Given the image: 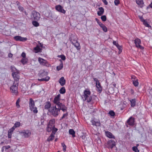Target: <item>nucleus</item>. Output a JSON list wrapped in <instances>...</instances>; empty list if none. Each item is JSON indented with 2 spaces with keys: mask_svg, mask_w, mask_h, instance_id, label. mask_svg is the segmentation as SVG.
Returning <instances> with one entry per match:
<instances>
[{
  "mask_svg": "<svg viewBox=\"0 0 152 152\" xmlns=\"http://www.w3.org/2000/svg\"><path fill=\"white\" fill-rule=\"evenodd\" d=\"M90 91L87 89L84 90L82 98L84 101H86L88 102H90L92 99V97L91 96Z\"/></svg>",
  "mask_w": 152,
  "mask_h": 152,
  "instance_id": "1",
  "label": "nucleus"
},
{
  "mask_svg": "<svg viewBox=\"0 0 152 152\" xmlns=\"http://www.w3.org/2000/svg\"><path fill=\"white\" fill-rule=\"evenodd\" d=\"M49 111L51 114L54 117L57 116L59 113V109L57 108L56 105H53L50 107Z\"/></svg>",
  "mask_w": 152,
  "mask_h": 152,
  "instance_id": "2",
  "label": "nucleus"
},
{
  "mask_svg": "<svg viewBox=\"0 0 152 152\" xmlns=\"http://www.w3.org/2000/svg\"><path fill=\"white\" fill-rule=\"evenodd\" d=\"M18 83L17 81L14 82L13 85L10 86V89L11 92L14 94H17L18 93Z\"/></svg>",
  "mask_w": 152,
  "mask_h": 152,
  "instance_id": "3",
  "label": "nucleus"
},
{
  "mask_svg": "<svg viewBox=\"0 0 152 152\" xmlns=\"http://www.w3.org/2000/svg\"><path fill=\"white\" fill-rule=\"evenodd\" d=\"M31 18L34 20H38L40 18V14L36 11H33L31 14Z\"/></svg>",
  "mask_w": 152,
  "mask_h": 152,
  "instance_id": "4",
  "label": "nucleus"
},
{
  "mask_svg": "<svg viewBox=\"0 0 152 152\" xmlns=\"http://www.w3.org/2000/svg\"><path fill=\"white\" fill-rule=\"evenodd\" d=\"M55 122V120L53 119L50 120L48 125L47 131L48 132H50L52 131L53 128L54 127V124Z\"/></svg>",
  "mask_w": 152,
  "mask_h": 152,
  "instance_id": "5",
  "label": "nucleus"
},
{
  "mask_svg": "<svg viewBox=\"0 0 152 152\" xmlns=\"http://www.w3.org/2000/svg\"><path fill=\"white\" fill-rule=\"evenodd\" d=\"M20 133L25 138L29 137L31 134V131L28 130H24L20 132Z\"/></svg>",
  "mask_w": 152,
  "mask_h": 152,
  "instance_id": "6",
  "label": "nucleus"
},
{
  "mask_svg": "<svg viewBox=\"0 0 152 152\" xmlns=\"http://www.w3.org/2000/svg\"><path fill=\"white\" fill-rule=\"evenodd\" d=\"M38 61L40 64L43 66H45L47 67L50 66V64L48 63V62L46 60L39 57L38 58Z\"/></svg>",
  "mask_w": 152,
  "mask_h": 152,
  "instance_id": "7",
  "label": "nucleus"
},
{
  "mask_svg": "<svg viewBox=\"0 0 152 152\" xmlns=\"http://www.w3.org/2000/svg\"><path fill=\"white\" fill-rule=\"evenodd\" d=\"M60 94H58L55 97L53 101L54 103L56 104L58 106H60L61 104L59 102L60 100Z\"/></svg>",
  "mask_w": 152,
  "mask_h": 152,
  "instance_id": "8",
  "label": "nucleus"
},
{
  "mask_svg": "<svg viewBox=\"0 0 152 152\" xmlns=\"http://www.w3.org/2000/svg\"><path fill=\"white\" fill-rule=\"evenodd\" d=\"M55 9L58 12L62 13L64 14L66 13V11L63 9V7L61 5H58L55 6Z\"/></svg>",
  "mask_w": 152,
  "mask_h": 152,
  "instance_id": "9",
  "label": "nucleus"
},
{
  "mask_svg": "<svg viewBox=\"0 0 152 152\" xmlns=\"http://www.w3.org/2000/svg\"><path fill=\"white\" fill-rule=\"evenodd\" d=\"M107 147L109 148H112L115 145V142L112 140H110L107 142Z\"/></svg>",
  "mask_w": 152,
  "mask_h": 152,
  "instance_id": "10",
  "label": "nucleus"
},
{
  "mask_svg": "<svg viewBox=\"0 0 152 152\" xmlns=\"http://www.w3.org/2000/svg\"><path fill=\"white\" fill-rule=\"evenodd\" d=\"M48 72L44 70H41L38 74V76L39 77H43L47 75Z\"/></svg>",
  "mask_w": 152,
  "mask_h": 152,
  "instance_id": "11",
  "label": "nucleus"
},
{
  "mask_svg": "<svg viewBox=\"0 0 152 152\" xmlns=\"http://www.w3.org/2000/svg\"><path fill=\"white\" fill-rule=\"evenodd\" d=\"M12 75L15 80L17 81L19 79V71L18 70L15 72H13Z\"/></svg>",
  "mask_w": 152,
  "mask_h": 152,
  "instance_id": "12",
  "label": "nucleus"
},
{
  "mask_svg": "<svg viewBox=\"0 0 152 152\" xmlns=\"http://www.w3.org/2000/svg\"><path fill=\"white\" fill-rule=\"evenodd\" d=\"M134 43L137 47L141 49H142L143 48V47L140 45V44L141 43V42L140 39L138 38L134 40Z\"/></svg>",
  "mask_w": 152,
  "mask_h": 152,
  "instance_id": "13",
  "label": "nucleus"
},
{
  "mask_svg": "<svg viewBox=\"0 0 152 152\" xmlns=\"http://www.w3.org/2000/svg\"><path fill=\"white\" fill-rule=\"evenodd\" d=\"M73 39V38H72L70 40L72 43L75 47L77 50H80V46L79 43L77 41H76V42H75V41H74L75 42H74Z\"/></svg>",
  "mask_w": 152,
  "mask_h": 152,
  "instance_id": "14",
  "label": "nucleus"
},
{
  "mask_svg": "<svg viewBox=\"0 0 152 152\" xmlns=\"http://www.w3.org/2000/svg\"><path fill=\"white\" fill-rule=\"evenodd\" d=\"M14 39L16 41L25 42L27 40V38L22 37L19 36H16L14 37Z\"/></svg>",
  "mask_w": 152,
  "mask_h": 152,
  "instance_id": "15",
  "label": "nucleus"
},
{
  "mask_svg": "<svg viewBox=\"0 0 152 152\" xmlns=\"http://www.w3.org/2000/svg\"><path fill=\"white\" fill-rule=\"evenodd\" d=\"M128 124L130 126H133L134 124V118L132 117H131L127 121Z\"/></svg>",
  "mask_w": 152,
  "mask_h": 152,
  "instance_id": "16",
  "label": "nucleus"
},
{
  "mask_svg": "<svg viewBox=\"0 0 152 152\" xmlns=\"http://www.w3.org/2000/svg\"><path fill=\"white\" fill-rule=\"evenodd\" d=\"M58 106L59 107L58 108L59 109V112H60V110H62L64 112H65L66 111L67 108L65 105L61 103V105L60 106Z\"/></svg>",
  "mask_w": 152,
  "mask_h": 152,
  "instance_id": "17",
  "label": "nucleus"
},
{
  "mask_svg": "<svg viewBox=\"0 0 152 152\" xmlns=\"http://www.w3.org/2000/svg\"><path fill=\"white\" fill-rule=\"evenodd\" d=\"M99 10L97 12V14L99 16H101L103 15L104 12V10L102 7H100L98 8Z\"/></svg>",
  "mask_w": 152,
  "mask_h": 152,
  "instance_id": "18",
  "label": "nucleus"
},
{
  "mask_svg": "<svg viewBox=\"0 0 152 152\" xmlns=\"http://www.w3.org/2000/svg\"><path fill=\"white\" fill-rule=\"evenodd\" d=\"M59 82L61 86H63L65 84L66 80L64 77H62L60 79Z\"/></svg>",
  "mask_w": 152,
  "mask_h": 152,
  "instance_id": "19",
  "label": "nucleus"
},
{
  "mask_svg": "<svg viewBox=\"0 0 152 152\" xmlns=\"http://www.w3.org/2000/svg\"><path fill=\"white\" fill-rule=\"evenodd\" d=\"M14 130V129L12 128L8 130V136L9 138H11L12 134Z\"/></svg>",
  "mask_w": 152,
  "mask_h": 152,
  "instance_id": "20",
  "label": "nucleus"
},
{
  "mask_svg": "<svg viewBox=\"0 0 152 152\" xmlns=\"http://www.w3.org/2000/svg\"><path fill=\"white\" fill-rule=\"evenodd\" d=\"M106 136L110 138H114L115 137L110 132L108 131L105 132Z\"/></svg>",
  "mask_w": 152,
  "mask_h": 152,
  "instance_id": "21",
  "label": "nucleus"
},
{
  "mask_svg": "<svg viewBox=\"0 0 152 152\" xmlns=\"http://www.w3.org/2000/svg\"><path fill=\"white\" fill-rule=\"evenodd\" d=\"M29 106L30 108H32L33 107L35 106L34 102L31 98L29 99Z\"/></svg>",
  "mask_w": 152,
  "mask_h": 152,
  "instance_id": "22",
  "label": "nucleus"
},
{
  "mask_svg": "<svg viewBox=\"0 0 152 152\" xmlns=\"http://www.w3.org/2000/svg\"><path fill=\"white\" fill-rule=\"evenodd\" d=\"M136 1L137 4L140 7L143 6L144 2L142 0H136Z\"/></svg>",
  "mask_w": 152,
  "mask_h": 152,
  "instance_id": "23",
  "label": "nucleus"
},
{
  "mask_svg": "<svg viewBox=\"0 0 152 152\" xmlns=\"http://www.w3.org/2000/svg\"><path fill=\"white\" fill-rule=\"evenodd\" d=\"M91 122L93 125L98 126H99L101 124L99 121H95L94 120H92Z\"/></svg>",
  "mask_w": 152,
  "mask_h": 152,
  "instance_id": "24",
  "label": "nucleus"
},
{
  "mask_svg": "<svg viewBox=\"0 0 152 152\" xmlns=\"http://www.w3.org/2000/svg\"><path fill=\"white\" fill-rule=\"evenodd\" d=\"M130 101L131 102V105L132 107H134L136 105V99H132L130 100Z\"/></svg>",
  "mask_w": 152,
  "mask_h": 152,
  "instance_id": "25",
  "label": "nucleus"
},
{
  "mask_svg": "<svg viewBox=\"0 0 152 152\" xmlns=\"http://www.w3.org/2000/svg\"><path fill=\"white\" fill-rule=\"evenodd\" d=\"M96 86L97 91L99 92H100L102 90V88L99 82L98 83H97L96 84Z\"/></svg>",
  "mask_w": 152,
  "mask_h": 152,
  "instance_id": "26",
  "label": "nucleus"
},
{
  "mask_svg": "<svg viewBox=\"0 0 152 152\" xmlns=\"http://www.w3.org/2000/svg\"><path fill=\"white\" fill-rule=\"evenodd\" d=\"M59 61H61V64L57 66L56 67V69L58 71L62 69L63 67V64L62 61L61 59H60Z\"/></svg>",
  "mask_w": 152,
  "mask_h": 152,
  "instance_id": "27",
  "label": "nucleus"
},
{
  "mask_svg": "<svg viewBox=\"0 0 152 152\" xmlns=\"http://www.w3.org/2000/svg\"><path fill=\"white\" fill-rule=\"evenodd\" d=\"M50 79V77L48 76H46L45 78H42L41 79H38V80L39 81H48Z\"/></svg>",
  "mask_w": 152,
  "mask_h": 152,
  "instance_id": "28",
  "label": "nucleus"
},
{
  "mask_svg": "<svg viewBox=\"0 0 152 152\" xmlns=\"http://www.w3.org/2000/svg\"><path fill=\"white\" fill-rule=\"evenodd\" d=\"M34 50L35 51V53L40 52L42 50L41 49L38 45H37V46L34 48Z\"/></svg>",
  "mask_w": 152,
  "mask_h": 152,
  "instance_id": "29",
  "label": "nucleus"
},
{
  "mask_svg": "<svg viewBox=\"0 0 152 152\" xmlns=\"http://www.w3.org/2000/svg\"><path fill=\"white\" fill-rule=\"evenodd\" d=\"M30 109L34 113H37L38 112L37 108L35 107V106L33 107L32 108H30Z\"/></svg>",
  "mask_w": 152,
  "mask_h": 152,
  "instance_id": "30",
  "label": "nucleus"
},
{
  "mask_svg": "<svg viewBox=\"0 0 152 152\" xmlns=\"http://www.w3.org/2000/svg\"><path fill=\"white\" fill-rule=\"evenodd\" d=\"M20 125V123L19 122H16L15 123L14 126L12 128H14L15 130V129L17 127H19Z\"/></svg>",
  "mask_w": 152,
  "mask_h": 152,
  "instance_id": "31",
  "label": "nucleus"
},
{
  "mask_svg": "<svg viewBox=\"0 0 152 152\" xmlns=\"http://www.w3.org/2000/svg\"><path fill=\"white\" fill-rule=\"evenodd\" d=\"M69 134L72 135V136L73 137H75V132L74 131L73 129H70L69 130Z\"/></svg>",
  "mask_w": 152,
  "mask_h": 152,
  "instance_id": "32",
  "label": "nucleus"
},
{
  "mask_svg": "<svg viewBox=\"0 0 152 152\" xmlns=\"http://www.w3.org/2000/svg\"><path fill=\"white\" fill-rule=\"evenodd\" d=\"M28 61V60L27 58H22L21 59V61L22 63L24 65V64H26L27 63Z\"/></svg>",
  "mask_w": 152,
  "mask_h": 152,
  "instance_id": "33",
  "label": "nucleus"
},
{
  "mask_svg": "<svg viewBox=\"0 0 152 152\" xmlns=\"http://www.w3.org/2000/svg\"><path fill=\"white\" fill-rule=\"evenodd\" d=\"M54 138V136L53 134H51L50 137L47 140L48 141H50L52 140Z\"/></svg>",
  "mask_w": 152,
  "mask_h": 152,
  "instance_id": "34",
  "label": "nucleus"
},
{
  "mask_svg": "<svg viewBox=\"0 0 152 152\" xmlns=\"http://www.w3.org/2000/svg\"><path fill=\"white\" fill-rule=\"evenodd\" d=\"M60 93L61 94H64L65 93L66 90L64 87L61 88L59 90Z\"/></svg>",
  "mask_w": 152,
  "mask_h": 152,
  "instance_id": "35",
  "label": "nucleus"
},
{
  "mask_svg": "<svg viewBox=\"0 0 152 152\" xmlns=\"http://www.w3.org/2000/svg\"><path fill=\"white\" fill-rule=\"evenodd\" d=\"M32 23L35 27H38L39 26V23L37 21H33Z\"/></svg>",
  "mask_w": 152,
  "mask_h": 152,
  "instance_id": "36",
  "label": "nucleus"
},
{
  "mask_svg": "<svg viewBox=\"0 0 152 152\" xmlns=\"http://www.w3.org/2000/svg\"><path fill=\"white\" fill-rule=\"evenodd\" d=\"M51 107V105L49 103H47L45 106V108L46 109H49Z\"/></svg>",
  "mask_w": 152,
  "mask_h": 152,
  "instance_id": "37",
  "label": "nucleus"
},
{
  "mask_svg": "<svg viewBox=\"0 0 152 152\" xmlns=\"http://www.w3.org/2000/svg\"><path fill=\"white\" fill-rule=\"evenodd\" d=\"M101 27L102 28V30L104 32H107V28L104 24L101 26Z\"/></svg>",
  "mask_w": 152,
  "mask_h": 152,
  "instance_id": "38",
  "label": "nucleus"
},
{
  "mask_svg": "<svg viewBox=\"0 0 152 152\" xmlns=\"http://www.w3.org/2000/svg\"><path fill=\"white\" fill-rule=\"evenodd\" d=\"M133 84L135 86H137L139 84V83L137 80H133Z\"/></svg>",
  "mask_w": 152,
  "mask_h": 152,
  "instance_id": "39",
  "label": "nucleus"
},
{
  "mask_svg": "<svg viewBox=\"0 0 152 152\" xmlns=\"http://www.w3.org/2000/svg\"><path fill=\"white\" fill-rule=\"evenodd\" d=\"M143 23V24L146 27H151V26L148 24L147 21L145 20L143 22H142Z\"/></svg>",
  "mask_w": 152,
  "mask_h": 152,
  "instance_id": "40",
  "label": "nucleus"
},
{
  "mask_svg": "<svg viewBox=\"0 0 152 152\" xmlns=\"http://www.w3.org/2000/svg\"><path fill=\"white\" fill-rule=\"evenodd\" d=\"M58 57L59 58H61L63 60H65L66 59V57L64 55H58Z\"/></svg>",
  "mask_w": 152,
  "mask_h": 152,
  "instance_id": "41",
  "label": "nucleus"
},
{
  "mask_svg": "<svg viewBox=\"0 0 152 152\" xmlns=\"http://www.w3.org/2000/svg\"><path fill=\"white\" fill-rule=\"evenodd\" d=\"M132 150L135 152H139V150H138L137 147H133L132 148Z\"/></svg>",
  "mask_w": 152,
  "mask_h": 152,
  "instance_id": "42",
  "label": "nucleus"
},
{
  "mask_svg": "<svg viewBox=\"0 0 152 152\" xmlns=\"http://www.w3.org/2000/svg\"><path fill=\"white\" fill-rule=\"evenodd\" d=\"M11 69L12 70V71L13 72H15L17 71H18L16 69L15 67L14 66H12L11 67Z\"/></svg>",
  "mask_w": 152,
  "mask_h": 152,
  "instance_id": "43",
  "label": "nucleus"
},
{
  "mask_svg": "<svg viewBox=\"0 0 152 152\" xmlns=\"http://www.w3.org/2000/svg\"><path fill=\"white\" fill-rule=\"evenodd\" d=\"M109 114L111 116H113L115 115V113L114 112L110 110L109 112Z\"/></svg>",
  "mask_w": 152,
  "mask_h": 152,
  "instance_id": "44",
  "label": "nucleus"
},
{
  "mask_svg": "<svg viewBox=\"0 0 152 152\" xmlns=\"http://www.w3.org/2000/svg\"><path fill=\"white\" fill-rule=\"evenodd\" d=\"M20 102V100H19V99H18L16 102V106L18 107V108H19L20 107V105L19 104V103Z\"/></svg>",
  "mask_w": 152,
  "mask_h": 152,
  "instance_id": "45",
  "label": "nucleus"
},
{
  "mask_svg": "<svg viewBox=\"0 0 152 152\" xmlns=\"http://www.w3.org/2000/svg\"><path fill=\"white\" fill-rule=\"evenodd\" d=\"M101 18L102 20L104 21H105L106 20V17L105 15L102 16Z\"/></svg>",
  "mask_w": 152,
  "mask_h": 152,
  "instance_id": "46",
  "label": "nucleus"
},
{
  "mask_svg": "<svg viewBox=\"0 0 152 152\" xmlns=\"http://www.w3.org/2000/svg\"><path fill=\"white\" fill-rule=\"evenodd\" d=\"M72 38H73V40L74 41V42H75L74 41H75V42H76V41H77V37L76 36H73L71 37V39Z\"/></svg>",
  "mask_w": 152,
  "mask_h": 152,
  "instance_id": "47",
  "label": "nucleus"
},
{
  "mask_svg": "<svg viewBox=\"0 0 152 152\" xmlns=\"http://www.w3.org/2000/svg\"><path fill=\"white\" fill-rule=\"evenodd\" d=\"M114 2L115 5H117L119 4V0H115Z\"/></svg>",
  "mask_w": 152,
  "mask_h": 152,
  "instance_id": "48",
  "label": "nucleus"
},
{
  "mask_svg": "<svg viewBox=\"0 0 152 152\" xmlns=\"http://www.w3.org/2000/svg\"><path fill=\"white\" fill-rule=\"evenodd\" d=\"M118 45L116 46L117 48L119 50V52L121 51L122 50V47L121 46H120L118 44Z\"/></svg>",
  "mask_w": 152,
  "mask_h": 152,
  "instance_id": "49",
  "label": "nucleus"
},
{
  "mask_svg": "<svg viewBox=\"0 0 152 152\" xmlns=\"http://www.w3.org/2000/svg\"><path fill=\"white\" fill-rule=\"evenodd\" d=\"M52 130L53 132H54L55 134V132L57 131L58 130V129L57 128H55L54 127L53 128Z\"/></svg>",
  "mask_w": 152,
  "mask_h": 152,
  "instance_id": "50",
  "label": "nucleus"
},
{
  "mask_svg": "<svg viewBox=\"0 0 152 152\" xmlns=\"http://www.w3.org/2000/svg\"><path fill=\"white\" fill-rule=\"evenodd\" d=\"M68 115V113L67 112H66V113L64 114L62 116V117H61V119H63L64 118H65Z\"/></svg>",
  "mask_w": 152,
  "mask_h": 152,
  "instance_id": "51",
  "label": "nucleus"
},
{
  "mask_svg": "<svg viewBox=\"0 0 152 152\" xmlns=\"http://www.w3.org/2000/svg\"><path fill=\"white\" fill-rule=\"evenodd\" d=\"M18 9L19 10H20L21 11H23L24 10L23 8L22 7L20 6H19L18 7Z\"/></svg>",
  "mask_w": 152,
  "mask_h": 152,
  "instance_id": "52",
  "label": "nucleus"
},
{
  "mask_svg": "<svg viewBox=\"0 0 152 152\" xmlns=\"http://www.w3.org/2000/svg\"><path fill=\"white\" fill-rule=\"evenodd\" d=\"M26 53L24 52H23L21 54V56L23 58H26Z\"/></svg>",
  "mask_w": 152,
  "mask_h": 152,
  "instance_id": "53",
  "label": "nucleus"
},
{
  "mask_svg": "<svg viewBox=\"0 0 152 152\" xmlns=\"http://www.w3.org/2000/svg\"><path fill=\"white\" fill-rule=\"evenodd\" d=\"M94 80L96 82V84L97 83H98L99 82V80H98L96 78H94Z\"/></svg>",
  "mask_w": 152,
  "mask_h": 152,
  "instance_id": "54",
  "label": "nucleus"
},
{
  "mask_svg": "<svg viewBox=\"0 0 152 152\" xmlns=\"http://www.w3.org/2000/svg\"><path fill=\"white\" fill-rule=\"evenodd\" d=\"M10 148V146L9 145H7V146L3 147L2 148L4 149L5 148L6 149H9Z\"/></svg>",
  "mask_w": 152,
  "mask_h": 152,
  "instance_id": "55",
  "label": "nucleus"
},
{
  "mask_svg": "<svg viewBox=\"0 0 152 152\" xmlns=\"http://www.w3.org/2000/svg\"><path fill=\"white\" fill-rule=\"evenodd\" d=\"M140 19L141 21L142 22H143L145 20H144L142 16H140Z\"/></svg>",
  "mask_w": 152,
  "mask_h": 152,
  "instance_id": "56",
  "label": "nucleus"
},
{
  "mask_svg": "<svg viewBox=\"0 0 152 152\" xmlns=\"http://www.w3.org/2000/svg\"><path fill=\"white\" fill-rule=\"evenodd\" d=\"M102 1L105 4L107 5V4L108 3L106 0H102Z\"/></svg>",
  "mask_w": 152,
  "mask_h": 152,
  "instance_id": "57",
  "label": "nucleus"
},
{
  "mask_svg": "<svg viewBox=\"0 0 152 152\" xmlns=\"http://www.w3.org/2000/svg\"><path fill=\"white\" fill-rule=\"evenodd\" d=\"M113 44L114 45H115L116 46L117 45H118V44L115 41H113Z\"/></svg>",
  "mask_w": 152,
  "mask_h": 152,
  "instance_id": "58",
  "label": "nucleus"
},
{
  "mask_svg": "<svg viewBox=\"0 0 152 152\" xmlns=\"http://www.w3.org/2000/svg\"><path fill=\"white\" fill-rule=\"evenodd\" d=\"M97 23L99 25L100 27L103 24L102 23H101L100 21H99Z\"/></svg>",
  "mask_w": 152,
  "mask_h": 152,
  "instance_id": "59",
  "label": "nucleus"
},
{
  "mask_svg": "<svg viewBox=\"0 0 152 152\" xmlns=\"http://www.w3.org/2000/svg\"><path fill=\"white\" fill-rule=\"evenodd\" d=\"M62 145L64 148V150H65L66 148V146L64 144H62Z\"/></svg>",
  "mask_w": 152,
  "mask_h": 152,
  "instance_id": "60",
  "label": "nucleus"
},
{
  "mask_svg": "<svg viewBox=\"0 0 152 152\" xmlns=\"http://www.w3.org/2000/svg\"><path fill=\"white\" fill-rule=\"evenodd\" d=\"M12 56V54L11 53H10L8 54V56L9 57L11 58Z\"/></svg>",
  "mask_w": 152,
  "mask_h": 152,
  "instance_id": "61",
  "label": "nucleus"
},
{
  "mask_svg": "<svg viewBox=\"0 0 152 152\" xmlns=\"http://www.w3.org/2000/svg\"><path fill=\"white\" fill-rule=\"evenodd\" d=\"M96 20L97 21V23H98L99 21V19L97 18H95Z\"/></svg>",
  "mask_w": 152,
  "mask_h": 152,
  "instance_id": "62",
  "label": "nucleus"
},
{
  "mask_svg": "<svg viewBox=\"0 0 152 152\" xmlns=\"http://www.w3.org/2000/svg\"><path fill=\"white\" fill-rule=\"evenodd\" d=\"M149 6L151 8H152V2L150 4Z\"/></svg>",
  "mask_w": 152,
  "mask_h": 152,
  "instance_id": "63",
  "label": "nucleus"
},
{
  "mask_svg": "<svg viewBox=\"0 0 152 152\" xmlns=\"http://www.w3.org/2000/svg\"><path fill=\"white\" fill-rule=\"evenodd\" d=\"M139 146V144H137L136 145V146L135 147H137H137Z\"/></svg>",
  "mask_w": 152,
  "mask_h": 152,
  "instance_id": "64",
  "label": "nucleus"
}]
</instances>
